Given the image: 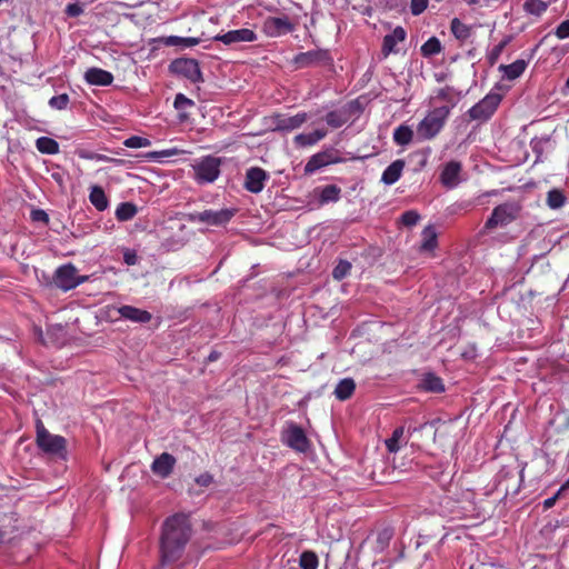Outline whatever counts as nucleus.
I'll return each mask as SVG.
<instances>
[{
	"label": "nucleus",
	"mask_w": 569,
	"mask_h": 569,
	"mask_svg": "<svg viewBox=\"0 0 569 569\" xmlns=\"http://www.w3.org/2000/svg\"><path fill=\"white\" fill-rule=\"evenodd\" d=\"M351 270V263L347 260H340L338 264L333 268L332 277L336 280L345 279Z\"/></svg>",
	"instance_id": "42"
},
{
	"label": "nucleus",
	"mask_w": 569,
	"mask_h": 569,
	"mask_svg": "<svg viewBox=\"0 0 569 569\" xmlns=\"http://www.w3.org/2000/svg\"><path fill=\"white\" fill-rule=\"evenodd\" d=\"M318 557L311 551H305L300 556V566L302 569H317Z\"/></svg>",
	"instance_id": "41"
},
{
	"label": "nucleus",
	"mask_w": 569,
	"mask_h": 569,
	"mask_svg": "<svg viewBox=\"0 0 569 569\" xmlns=\"http://www.w3.org/2000/svg\"><path fill=\"white\" fill-rule=\"evenodd\" d=\"M293 63L300 69L312 66L327 67L332 64V57L329 50L326 49L310 50L297 54L293 59Z\"/></svg>",
	"instance_id": "12"
},
{
	"label": "nucleus",
	"mask_w": 569,
	"mask_h": 569,
	"mask_svg": "<svg viewBox=\"0 0 569 569\" xmlns=\"http://www.w3.org/2000/svg\"><path fill=\"white\" fill-rule=\"evenodd\" d=\"M192 535L189 517L184 513H176L168 517L162 523L160 536L161 565H171L178 561Z\"/></svg>",
	"instance_id": "1"
},
{
	"label": "nucleus",
	"mask_w": 569,
	"mask_h": 569,
	"mask_svg": "<svg viewBox=\"0 0 569 569\" xmlns=\"http://www.w3.org/2000/svg\"><path fill=\"white\" fill-rule=\"evenodd\" d=\"M208 359H209L210 361H214V360H217V359H218V353H217V352H211V353L209 355Z\"/></svg>",
	"instance_id": "60"
},
{
	"label": "nucleus",
	"mask_w": 569,
	"mask_h": 569,
	"mask_svg": "<svg viewBox=\"0 0 569 569\" xmlns=\"http://www.w3.org/2000/svg\"><path fill=\"white\" fill-rule=\"evenodd\" d=\"M501 94L497 92H489L478 103L468 110L471 120L487 121L497 110L501 102Z\"/></svg>",
	"instance_id": "10"
},
{
	"label": "nucleus",
	"mask_w": 569,
	"mask_h": 569,
	"mask_svg": "<svg viewBox=\"0 0 569 569\" xmlns=\"http://www.w3.org/2000/svg\"><path fill=\"white\" fill-rule=\"evenodd\" d=\"M566 202V197L563 192L559 189H552L547 194V204L551 209H559Z\"/></svg>",
	"instance_id": "39"
},
{
	"label": "nucleus",
	"mask_w": 569,
	"mask_h": 569,
	"mask_svg": "<svg viewBox=\"0 0 569 569\" xmlns=\"http://www.w3.org/2000/svg\"><path fill=\"white\" fill-rule=\"evenodd\" d=\"M413 131L406 124H400L393 131V140L398 146H407L411 142Z\"/></svg>",
	"instance_id": "32"
},
{
	"label": "nucleus",
	"mask_w": 569,
	"mask_h": 569,
	"mask_svg": "<svg viewBox=\"0 0 569 569\" xmlns=\"http://www.w3.org/2000/svg\"><path fill=\"white\" fill-rule=\"evenodd\" d=\"M89 200L98 211H103L109 206V200L104 193V190L99 186L91 187Z\"/></svg>",
	"instance_id": "28"
},
{
	"label": "nucleus",
	"mask_w": 569,
	"mask_h": 569,
	"mask_svg": "<svg viewBox=\"0 0 569 569\" xmlns=\"http://www.w3.org/2000/svg\"><path fill=\"white\" fill-rule=\"evenodd\" d=\"M281 441L298 452H307L310 448L306 432L295 422H287L281 433Z\"/></svg>",
	"instance_id": "9"
},
{
	"label": "nucleus",
	"mask_w": 569,
	"mask_h": 569,
	"mask_svg": "<svg viewBox=\"0 0 569 569\" xmlns=\"http://www.w3.org/2000/svg\"><path fill=\"white\" fill-rule=\"evenodd\" d=\"M127 148H144L151 144V141L140 136H131L123 141Z\"/></svg>",
	"instance_id": "45"
},
{
	"label": "nucleus",
	"mask_w": 569,
	"mask_h": 569,
	"mask_svg": "<svg viewBox=\"0 0 569 569\" xmlns=\"http://www.w3.org/2000/svg\"><path fill=\"white\" fill-rule=\"evenodd\" d=\"M566 87L569 88V78L566 81Z\"/></svg>",
	"instance_id": "64"
},
{
	"label": "nucleus",
	"mask_w": 569,
	"mask_h": 569,
	"mask_svg": "<svg viewBox=\"0 0 569 569\" xmlns=\"http://www.w3.org/2000/svg\"><path fill=\"white\" fill-rule=\"evenodd\" d=\"M407 32L406 30L398 26L396 27L391 33H388L383 37L381 52L385 57H388L391 53H397L398 50L396 46L406 40Z\"/></svg>",
	"instance_id": "18"
},
{
	"label": "nucleus",
	"mask_w": 569,
	"mask_h": 569,
	"mask_svg": "<svg viewBox=\"0 0 569 569\" xmlns=\"http://www.w3.org/2000/svg\"><path fill=\"white\" fill-rule=\"evenodd\" d=\"M428 7V0H411L410 10L413 16L421 14Z\"/></svg>",
	"instance_id": "50"
},
{
	"label": "nucleus",
	"mask_w": 569,
	"mask_h": 569,
	"mask_svg": "<svg viewBox=\"0 0 569 569\" xmlns=\"http://www.w3.org/2000/svg\"><path fill=\"white\" fill-rule=\"evenodd\" d=\"M196 482L201 487H208L213 482V477L209 472H204L196 478Z\"/></svg>",
	"instance_id": "54"
},
{
	"label": "nucleus",
	"mask_w": 569,
	"mask_h": 569,
	"mask_svg": "<svg viewBox=\"0 0 569 569\" xmlns=\"http://www.w3.org/2000/svg\"><path fill=\"white\" fill-rule=\"evenodd\" d=\"M527 66L528 60L518 59L510 64H500L498 69L503 73L505 79L512 81L525 72Z\"/></svg>",
	"instance_id": "23"
},
{
	"label": "nucleus",
	"mask_w": 569,
	"mask_h": 569,
	"mask_svg": "<svg viewBox=\"0 0 569 569\" xmlns=\"http://www.w3.org/2000/svg\"><path fill=\"white\" fill-rule=\"evenodd\" d=\"M450 112L451 107L449 106L438 107L429 111L428 114L417 126V136L419 139H433L445 127Z\"/></svg>",
	"instance_id": "3"
},
{
	"label": "nucleus",
	"mask_w": 569,
	"mask_h": 569,
	"mask_svg": "<svg viewBox=\"0 0 569 569\" xmlns=\"http://www.w3.org/2000/svg\"><path fill=\"white\" fill-rule=\"evenodd\" d=\"M193 104L194 102L187 98L183 93H178L174 97L173 106L179 111L192 107Z\"/></svg>",
	"instance_id": "49"
},
{
	"label": "nucleus",
	"mask_w": 569,
	"mask_h": 569,
	"mask_svg": "<svg viewBox=\"0 0 569 569\" xmlns=\"http://www.w3.org/2000/svg\"><path fill=\"white\" fill-rule=\"evenodd\" d=\"M327 136L325 129H317L308 133H299L295 137L296 144L300 147L313 146Z\"/></svg>",
	"instance_id": "25"
},
{
	"label": "nucleus",
	"mask_w": 569,
	"mask_h": 569,
	"mask_svg": "<svg viewBox=\"0 0 569 569\" xmlns=\"http://www.w3.org/2000/svg\"><path fill=\"white\" fill-rule=\"evenodd\" d=\"M169 71L178 77L186 78L192 83L203 82L199 62L192 58H177L169 64Z\"/></svg>",
	"instance_id": "6"
},
{
	"label": "nucleus",
	"mask_w": 569,
	"mask_h": 569,
	"mask_svg": "<svg viewBox=\"0 0 569 569\" xmlns=\"http://www.w3.org/2000/svg\"><path fill=\"white\" fill-rule=\"evenodd\" d=\"M174 463V457L168 452H163L153 460L151 465V470L153 471V473L162 478H166L172 472Z\"/></svg>",
	"instance_id": "20"
},
{
	"label": "nucleus",
	"mask_w": 569,
	"mask_h": 569,
	"mask_svg": "<svg viewBox=\"0 0 569 569\" xmlns=\"http://www.w3.org/2000/svg\"><path fill=\"white\" fill-rule=\"evenodd\" d=\"M355 389V380L352 378H343L337 383L333 395L338 400L345 401L352 396Z\"/></svg>",
	"instance_id": "26"
},
{
	"label": "nucleus",
	"mask_w": 569,
	"mask_h": 569,
	"mask_svg": "<svg viewBox=\"0 0 569 569\" xmlns=\"http://www.w3.org/2000/svg\"><path fill=\"white\" fill-rule=\"evenodd\" d=\"M468 4L473 6L479 3L480 0H466Z\"/></svg>",
	"instance_id": "61"
},
{
	"label": "nucleus",
	"mask_w": 569,
	"mask_h": 569,
	"mask_svg": "<svg viewBox=\"0 0 569 569\" xmlns=\"http://www.w3.org/2000/svg\"><path fill=\"white\" fill-rule=\"evenodd\" d=\"M549 142H550L549 137L535 138L531 140L530 144H531L532 151L537 154V158L541 157V154L545 150V146L548 144Z\"/></svg>",
	"instance_id": "47"
},
{
	"label": "nucleus",
	"mask_w": 569,
	"mask_h": 569,
	"mask_svg": "<svg viewBox=\"0 0 569 569\" xmlns=\"http://www.w3.org/2000/svg\"><path fill=\"white\" fill-rule=\"evenodd\" d=\"M567 488H569V478L567 479V481L565 482V485L560 489L565 490Z\"/></svg>",
	"instance_id": "62"
},
{
	"label": "nucleus",
	"mask_w": 569,
	"mask_h": 569,
	"mask_svg": "<svg viewBox=\"0 0 569 569\" xmlns=\"http://www.w3.org/2000/svg\"><path fill=\"white\" fill-rule=\"evenodd\" d=\"M118 313L121 318L137 323H147L152 318L149 311L129 305L119 307Z\"/></svg>",
	"instance_id": "19"
},
{
	"label": "nucleus",
	"mask_w": 569,
	"mask_h": 569,
	"mask_svg": "<svg viewBox=\"0 0 569 569\" xmlns=\"http://www.w3.org/2000/svg\"><path fill=\"white\" fill-rule=\"evenodd\" d=\"M561 492H562V490H561V489H559L555 496H552V497H550V498H547V499L543 501V507H545V509H549V508L553 507V506H555V503H556V501H557V499H558V498H559V496L561 495Z\"/></svg>",
	"instance_id": "57"
},
{
	"label": "nucleus",
	"mask_w": 569,
	"mask_h": 569,
	"mask_svg": "<svg viewBox=\"0 0 569 569\" xmlns=\"http://www.w3.org/2000/svg\"><path fill=\"white\" fill-rule=\"evenodd\" d=\"M508 43H509V39H505L491 49V51L487 56V59H488V62L490 66H493L498 61L503 49L506 48V46Z\"/></svg>",
	"instance_id": "43"
},
{
	"label": "nucleus",
	"mask_w": 569,
	"mask_h": 569,
	"mask_svg": "<svg viewBox=\"0 0 569 569\" xmlns=\"http://www.w3.org/2000/svg\"><path fill=\"white\" fill-rule=\"evenodd\" d=\"M520 210V204L515 201H507L497 206L492 210L491 216L487 219L483 227L485 230L508 226L518 218Z\"/></svg>",
	"instance_id": "4"
},
{
	"label": "nucleus",
	"mask_w": 569,
	"mask_h": 569,
	"mask_svg": "<svg viewBox=\"0 0 569 569\" xmlns=\"http://www.w3.org/2000/svg\"><path fill=\"white\" fill-rule=\"evenodd\" d=\"M539 47H540V43L536 44V46L532 48V50H531V52H530V54H529V59H528V61H529V60H530V59L536 54V52L538 51V48H539Z\"/></svg>",
	"instance_id": "59"
},
{
	"label": "nucleus",
	"mask_w": 569,
	"mask_h": 569,
	"mask_svg": "<svg viewBox=\"0 0 569 569\" xmlns=\"http://www.w3.org/2000/svg\"><path fill=\"white\" fill-rule=\"evenodd\" d=\"M405 164H406V162L402 159H397L393 162H391L383 170V172L381 174V182L385 183L386 186H391V184L396 183L402 174Z\"/></svg>",
	"instance_id": "22"
},
{
	"label": "nucleus",
	"mask_w": 569,
	"mask_h": 569,
	"mask_svg": "<svg viewBox=\"0 0 569 569\" xmlns=\"http://www.w3.org/2000/svg\"><path fill=\"white\" fill-rule=\"evenodd\" d=\"M308 119L306 112H300L295 116H282L277 114L273 117L272 123L274 126L273 130L276 131H292L295 129L300 128Z\"/></svg>",
	"instance_id": "16"
},
{
	"label": "nucleus",
	"mask_w": 569,
	"mask_h": 569,
	"mask_svg": "<svg viewBox=\"0 0 569 569\" xmlns=\"http://www.w3.org/2000/svg\"><path fill=\"white\" fill-rule=\"evenodd\" d=\"M450 30L459 41L467 40L472 33L471 27L461 22L458 18L451 20Z\"/></svg>",
	"instance_id": "30"
},
{
	"label": "nucleus",
	"mask_w": 569,
	"mask_h": 569,
	"mask_svg": "<svg viewBox=\"0 0 569 569\" xmlns=\"http://www.w3.org/2000/svg\"><path fill=\"white\" fill-rule=\"evenodd\" d=\"M257 39L258 37L256 32L247 28L230 30L226 33H219L213 37L214 41L222 42L226 46H231L240 42H254Z\"/></svg>",
	"instance_id": "14"
},
{
	"label": "nucleus",
	"mask_w": 569,
	"mask_h": 569,
	"mask_svg": "<svg viewBox=\"0 0 569 569\" xmlns=\"http://www.w3.org/2000/svg\"><path fill=\"white\" fill-rule=\"evenodd\" d=\"M422 242L420 246L421 251H431L437 244V232L433 226H427L421 233Z\"/></svg>",
	"instance_id": "29"
},
{
	"label": "nucleus",
	"mask_w": 569,
	"mask_h": 569,
	"mask_svg": "<svg viewBox=\"0 0 569 569\" xmlns=\"http://www.w3.org/2000/svg\"><path fill=\"white\" fill-rule=\"evenodd\" d=\"M236 209L223 208L220 210H203L189 213L188 220L193 223L221 227L227 224L236 214Z\"/></svg>",
	"instance_id": "5"
},
{
	"label": "nucleus",
	"mask_w": 569,
	"mask_h": 569,
	"mask_svg": "<svg viewBox=\"0 0 569 569\" xmlns=\"http://www.w3.org/2000/svg\"><path fill=\"white\" fill-rule=\"evenodd\" d=\"M64 12L68 17H79L83 12V8L79 3H68Z\"/></svg>",
	"instance_id": "52"
},
{
	"label": "nucleus",
	"mask_w": 569,
	"mask_h": 569,
	"mask_svg": "<svg viewBox=\"0 0 569 569\" xmlns=\"http://www.w3.org/2000/svg\"><path fill=\"white\" fill-rule=\"evenodd\" d=\"M548 8L547 2L542 0H527L523 4L526 12L533 16H541Z\"/></svg>",
	"instance_id": "40"
},
{
	"label": "nucleus",
	"mask_w": 569,
	"mask_h": 569,
	"mask_svg": "<svg viewBox=\"0 0 569 569\" xmlns=\"http://www.w3.org/2000/svg\"><path fill=\"white\" fill-rule=\"evenodd\" d=\"M123 261L128 264V266H134L138 261V257H137V253L132 250H126L124 253H123Z\"/></svg>",
	"instance_id": "55"
},
{
	"label": "nucleus",
	"mask_w": 569,
	"mask_h": 569,
	"mask_svg": "<svg viewBox=\"0 0 569 569\" xmlns=\"http://www.w3.org/2000/svg\"><path fill=\"white\" fill-rule=\"evenodd\" d=\"M32 219L34 221L48 222L49 216L46 211L38 209L32 211Z\"/></svg>",
	"instance_id": "56"
},
{
	"label": "nucleus",
	"mask_w": 569,
	"mask_h": 569,
	"mask_svg": "<svg viewBox=\"0 0 569 569\" xmlns=\"http://www.w3.org/2000/svg\"><path fill=\"white\" fill-rule=\"evenodd\" d=\"M555 34L558 39L569 38V19L562 21L555 30Z\"/></svg>",
	"instance_id": "51"
},
{
	"label": "nucleus",
	"mask_w": 569,
	"mask_h": 569,
	"mask_svg": "<svg viewBox=\"0 0 569 569\" xmlns=\"http://www.w3.org/2000/svg\"><path fill=\"white\" fill-rule=\"evenodd\" d=\"M36 429V443L38 448L51 458L66 460L68 456L66 438L50 433L41 420L37 421Z\"/></svg>",
	"instance_id": "2"
},
{
	"label": "nucleus",
	"mask_w": 569,
	"mask_h": 569,
	"mask_svg": "<svg viewBox=\"0 0 569 569\" xmlns=\"http://www.w3.org/2000/svg\"><path fill=\"white\" fill-rule=\"evenodd\" d=\"M403 433L405 428L398 427L393 430L391 438L386 440V447L390 452H397L400 449V442L403 440Z\"/></svg>",
	"instance_id": "37"
},
{
	"label": "nucleus",
	"mask_w": 569,
	"mask_h": 569,
	"mask_svg": "<svg viewBox=\"0 0 569 569\" xmlns=\"http://www.w3.org/2000/svg\"><path fill=\"white\" fill-rule=\"evenodd\" d=\"M137 214V207L131 202H121L116 209V218L119 221L131 220Z\"/></svg>",
	"instance_id": "34"
},
{
	"label": "nucleus",
	"mask_w": 569,
	"mask_h": 569,
	"mask_svg": "<svg viewBox=\"0 0 569 569\" xmlns=\"http://www.w3.org/2000/svg\"><path fill=\"white\" fill-rule=\"evenodd\" d=\"M319 201L321 204L338 202L340 200L341 189L336 184H327L318 188Z\"/></svg>",
	"instance_id": "27"
},
{
	"label": "nucleus",
	"mask_w": 569,
	"mask_h": 569,
	"mask_svg": "<svg viewBox=\"0 0 569 569\" xmlns=\"http://www.w3.org/2000/svg\"><path fill=\"white\" fill-rule=\"evenodd\" d=\"M84 79L89 84L104 87L112 83L113 76L107 70L100 68H90L86 71Z\"/></svg>",
	"instance_id": "21"
},
{
	"label": "nucleus",
	"mask_w": 569,
	"mask_h": 569,
	"mask_svg": "<svg viewBox=\"0 0 569 569\" xmlns=\"http://www.w3.org/2000/svg\"><path fill=\"white\" fill-rule=\"evenodd\" d=\"M174 152L171 151V150H163V151H154V152H150L148 153V157L150 159H158V158H162V157H168V156H171L173 154Z\"/></svg>",
	"instance_id": "58"
},
{
	"label": "nucleus",
	"mask_w": 569,
	"mask_h": 569,
	"mask_svg": "<svg viewBox=\"0 0 569 569\" xmlns=\"http://www.w3.org/2000/svg\"><path fill=\"white\" fill-rule=\"evenodd\" d=\"M268 179L269 174L264 169L260 167H251L246 172L243 186L249 192L259 193L263 190Z\"/></svg>",
	"instance_id": "15"
},
{
	"label": "nucleus",
	"mask_w": 569,
	"mask_h": 569,
	"mask_svg": "<svg viewBox=\"0 0 569 569\" xmlns=\"http://www.w3.org/2000/svg\"><path fill=\"white\" fill-rule=\"evenodd\" d=\"M442 46L437 37L429 38L420 48L421 54L426 58L440 53Z\"/></svg>",
	"instance_id": "35"
},
{
	"label": "nucleus",
	"mask_w": 569,
	"mask_h": 569,
	"mask_svg": "<svg viewBox=\"0 0 569 569\" xmlns=\"http://www.w3.org/2000/svg\"><path fill=\"white\" fill-rule=\"evenodd\" d=\"M462 166L459 161H449L442 169L440 174L441 183L448 188L453 189L460 183V172Z\"/></svg>",
	"instance_id": "17"
},
{
	"label": "nucleus",
	"mask_w": 569,
	"mask_h": 569,
	"mask_svg": "<svg viewBox=\"0 0 569 569\" xmlns=\"http://www.w3.org/2000/svg\"><path fill=\"white\" fill-rule=\"evenodd\" d=\"M400 220L405 226L412 227L420 220V214L415 210H408L401 214Z\"/></svg>",
	"instance_id": "48"
},
{
	"label": "nucleus",
	"mask_w": 569,
	"mask_h": 569,
	"mask_svg": "<svg viewBox=\"0 0 569 569\" xmlns=\"http://www.w3.org/2000/svg\"><path fill=\"white\" fill-rule=\"evenodd\" d=\"M417 430H418V429H417L416 427H409V428H408V431H409V432H415V431H417Z\"/></svg>",
	"instance_id": "63"
},
{
	"label": "nucleus",
	"mask_w": 569,
	"mask_h": 569,
	"mask_svg": "<svg viewBox=\"0 0 569 569\" xmlns=\"http://www.w3.org/2000/svg\"><path fill=\"white\" fill-rule=\"evenodd\" d=\"M337 162H340L338 151L333 148L326 149L310 157L305 166V173L312 174L319 169Z\"/></svg>",
	"instance_id": "13"
},
{
	"label": "nucleus",
	"mask_w": 569,
	"mask_h": 569,
	"mask_svg": "<svg viewBox=\"0 0 569 569\" xmlns=\"http://www.w3.org/2000/svg\"><path fill=\"white\" fill-rule=\"evenodd\" d=\"M166 46H182L184 48L194 47L201 42L200 38L194 37H178V36H169L163 40Z\"/></svg>",
	"instance_id": "33"
},
{
	"label": "nucleus",
	"mask_w": 569,
	"mask_h": 569,
	"mask_svg": "<svg viewBox=\"0 0 569 569\" xmlns=\"http://www.w3.org/2000/svg\"><path fill=\"white\" fill-rule=\"evenodd\" d=\"M89 276H79L77 268L72 263L60 266L53 276L56 287L63 291L74 289L79 284L88 281Z\"/></svg>",
	"instance_id": "8"
},
{
	"label": "nucleus",
	"mask_w": 569,
	"mask_h": 569,
	"mask_svg": "<svg viewBox=\"0 0 569 569\" xmlns=\"http://www.w3.org/2000/svg\"><path fill=\"white\" fill-rule=\"evenodd\" d=\"M82 157L86 159H89V160L98 161V162H112L117 166H122L124 163L123 159L110 158L106 154L96 153V152H91V153L84 154Z\"/></svg>",
	"instance_id": "46"
},
{
	"label": "nucleus",
	"mask_w": 569,
	"mask_h": 569,
	"mask_svg": "<svg viewBox=\"0 0 569 569\" xmlns=\"http://www.w3.org/2000/svg\"><path fill=\"white\" fill-rule=\"evenodd\" d=\"M419 388L425 391L436 393L445 391L442 379L432 372H427L422 376L419 382Z\"/></svg>",
	"instance_id": "24"
},
{
	"label": "nucleus",
	"mask_w": 569,
	"mask_h": 569,
	"mask_svg": "<svg viewBox=\"0 0 569 569\" xmlns=\"http://www.w3.org/2000/svg\"><path fill=\"white\" fill-rule=\"evenodd\" d=\"M50 176H51L52 180H54L58 183L60 189L64 188L66 174H64V172L59 167L56 168L54 170H52Z\"/></svg>",
	"instance_id": "53"
},
{
	"label": "nucleus",
	"mask_w": 569,
	"mask_h": 569,
	"mask_svg": "<svg viewBox=\"0 0 569 569\" xmlns=\"http://www.w3.org/2000/svg\"><path fill=\"white\" fill-rule=\"evenodd\" d=\"M262 32L270 38H279L291 33L296 26L288 16L267 17L262 22Z\"/></svg>",
	"instance_id": "11"
},
{
	"label": "nucleus",
	"mask_w": 569,
	"mask_h": 569,
	"mask_svg": "<svg viewBox=\"0 0 569 569\" xmlns=\"http://www.w3.org/2000/svg\"><path fill=\"white\" fill-rule=\"evenodd\" d=\"M348 121V114L345 110H333L327 113L326 122L331 128H340Z\"/></svg>",
	"instance_id": "36"
},
{
	"label": "nucleus",
	"mask_w": 569,
	"mask_h": 569,
	"mask_svg": "<svg viewBox=\"0 0 569 569\" xmlns=\"http://www.w3.org/2000/svg\"><path fill=\"white\" fill-rule=\"evenodd\" d=\"M220 158L206 156L197 161L192 168L194 170V179L198 183H212L220 174Z\"/></svg>",
	"instance_id": "7"
},
{
	"label": "nucleus",
	"mask_w": 569,
	"mask_h": 569,
	"mask_svg": "<svg viewBox=\"0 0 569 569\" xmlns=\"http://www.w3.org/2000/svg\"><path fill=\"white\" fill-rule=\"evenodd\" d=\"M69 101H70L69 96L67 93H61V94L53 96L52 98H50L48 103L52 109L64 110V109H67Z\"/></svg>",
	"instance_id": "44"
},
{
	"label": "nucleus",
	"mask_w": 569,
	"mask_h": 569,
	"mask_svg": "<svg viewBox=\"0 0 569 569\" xmlns=\"http://www.w3.org/2000/svg\"><path fill=\"white\" fill-rule=\"evenodd\" d=\"M36 147L43 154H57L59 152V143L49 137H40L36 140Z\"/></svg>",
	"instance_id": "31"
},
{
	"label": "nucleus",
	"mask_w": 569,
	"mask_h": 569,
	"mask_svg": "<svg viewBox=\"0 0 569 569\" xmlns=\"http://www.w3.org/2000/svg\"><path fill=\"white\" fill-rule=\"evenodd\" d=\"M393 537V529L392 528H383L380 530L377 535L376 539V550L383 551L388 548L391 539Z\"/></svg>",
	"instance_id": "38"
}]
</instances>
